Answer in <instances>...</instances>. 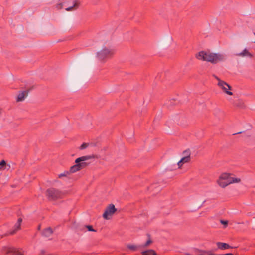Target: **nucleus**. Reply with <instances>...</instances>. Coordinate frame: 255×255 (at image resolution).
Listing matches in <instances>:
<instances>
[{"label": "nucleus", "mask_w": 255, "mask_h": 255, "mask_svg": "<svg viewBox=\"0 0 255 255\" xmlns=\"http://www.w3.org/2000/svg\"><path fill=\"white\" fill-rule=\"evenodd\" d=\"M196 58L200 60L211 62L212 64L224 61L226 59L225 54L220 53H211L201 51L198 53L196 56Z\"/></svg>", "instance_id": "f257e3e1"}, {"label": "nucleus", "mask_w": 255, "mask_h": 255, "mask_svg": "<svg viewBox=\"0 0 255 255\" xmlns=\"http://www.w3.org/2000/svg\"><path fill=\"white\" fill-rule=\"evenodd\" d=\"M94 157L95 156L93 155H92L83 156L77 158L75 161V163L76 164L70 167L69 170L70 173H73L76 172L88 166L89 163L85 161L89 159L94 158Z\"/></svg>", "instance_id": "f03ea898"}, {"label": "nucleus", "mask_w": 255, "mask_h": 255, "mask_svg": "<svg viewBox=\"0 0 255 255\" xmlns=\"http://www.w3.org/2000/svg\"><path fill=\"white\" fill-rule=\"evenodd\" d=\"M65 193L59 189L50 188L46 190V196L49 200L54 201L64 197Z\"/></svg>", "instance_id": "7ed1b4c3"}, {"label": "nucleus", "mask_w": 255, "mask_h": 255, "mask_svg": "<svg viewBox=\"0 0 255 255\" xmlns=\"http://www.w3.org/2000/svg\"><path fill=\"white\" fill-rule=\"evenodd\" d=\"M114 53V51L113 49L104 47L100 51L97 53V57L99 60L104 61L110 58Z\"/></svg>", "instance_id": "20e7f679"}, {"label": "nucleus", "mask_w": 255, "mask_h": 255, "mask_svg": "<svg viewBox=\"0 0 255 255\" xmlns=\"http://www.w3.org/2000/svg\"><path fill=\"white\" fill-rule=\"evenodd\" d=\"M117 211V209L113 204H110L106 209L105 211L103 214V217L105 219H110L111 217Z\"/></svg>", "instance_id": "39448f33"}, {"label": "nucleus", "mask_w": 255, "mask_h": 255, "mask_svg": "<svg viewBox=\"0 0 255 255\" xmlns=\"http://www.w3.org/2000/svg\"><path fill=\"white\" fill-rule=\"evenodd\" d=\"M221 178L227 181L228 185L235 183H239L241 179L239 178H235L231 176V174L224 173L221 174Z\"/></svg>", "instance_id": "423d86ee"}, {"label": "nucleus", "mask_w": 255, "mask_h": 255, "mask_svg": "<svg viewBox=\"0 0 255 255\" xmlns=\"http://www.w3.org/2000/svg\"><path fill=\"white\" fill-rule=\"evenodd\" d=\"M217 85L222 89V90L226 94L229 95H233V93L228 90H231L232 89L231 86H230L226 82L224 81H220L218 83Z\"/></svg>", "instance_id": "0eeeda50"}, {"label": "nucleus", "mask_w": 255, "mask_h": 255, "mask_svg": "<svg viewBox=\"0 0 255 255\" xmlns=\"http://www.w3.org/2000/svg\"><path fill=\"white\" fill-rule=\"evenodd\" d=\"M3 252L6 254H18L19 253V250L14 247H4L2 249Z\"/></svg>", "instance_id": "6e6552de"}, {"label": "nucleus", "mask_w": 255, "mask_h": 255, "mask_svg": "<svg viewBox=\"0 0 255 255\" xmlns=\"http://www.w3.org/2000/svg\"><path fill=\"white\" fill-rule=\"evenodd\" d=\"M184 154L185 155L184 157L181 158L180 162L182 163H187L190 160V153L189 150H186Z\"/></svg>", "instance_id": "1a4fd4ad"}, {"label": "nucleus", "mask_w": 255, "mask_h": 255, "mask_svg": "<svg viewBox=\"0 0 255 255\" xmlns=\"http://www.w3.org/2000/svg\"><path fill=\"white\" fill-rule=\"evenodd\" d=\"M28 92V91H26L20 92L18 94V95L17 97L16 101L17 102L23 101L24 100L25 98L27 95Z\"/></svg>", "instance_id": "9d476101"}, {"label": "nucleus", "mask_w": 255, "mask_h": 255, "mask_svg": "<svg viewBox=\"0 0 255 255\" xmlns=\"http://www.w3.org/2000/svg\"><path fill=\"white\" fill-rule=\"evenodd\" d=\"M236 55L240 57L247 56L250 58H252L253 56V54L249 52V51L246 49H245L243 51H242L240 53L236 54Z\"/></svg>", "instance_id": "9b49d317"}, {"label": "nucleus", "mask_w": 255, "mask_h": 255, "mask_svg": "<svg viewBox=\"0 0 255 255\" xmlns=\"http://www.w3.org/2000/svg\"><path fill=\"white\" fill-rule=\"evenodd\" d=\"M22 219L21 218H19L17 223L15 224L14 226V229L10 232V235H13L16 233V232L20 228L21 223L22 222Z\"/></svg>", "instance_id": "f8f14e48"}, {"label": "nucleus", "mask_w": 255, "mask_h": 255, "mask_svg": "<svg viewBox=\"0 0 255 255\" xmlns=\"http://www.w3.org/2000/svg\"><path fill=\"white\" fill-rule=\"evenodd\" d=\"M217 247L218 249L221 250H225L229 248H232V247L230 246L228 244L222 242H217L216 243Z\"/></svg>", "instance_id": "ddd939ff"}, {"label": "nucleus", "mask_w": 255, "mask_h": 255, "mask_svg": "<svg viewBox=\"0 0 255 255\" xmlns=\"http://www.w3.org/2000/svg\"><path fill=\"white\" fill-rule=\"evenodd\" d=\"M217 182L218 184L222 188H225L228 185L227 181L221 178V175L220 176Z\"/></svg>", "instance_id": "4468645a"}, {"label": "nucleus", "mask_w": 255, "mask_h": 255, "mask_svg": "<svg viewBox=\"0 0 255 255\" xmlns=\"http://www.w3.org/2000/svg\"><path fill=\"white\" fill-rule=\"evenodd\" d=\"M79 6V3L77 0H72V4L65 8L66 11H69L73 10L74 8L76 9Z\"/></svg>", "instance_id": "2eb2a0df"}, {"label": "nucleus", "mask_w": 255, "mask_h": 255, "mask_svg": "<svg viewBox=\"0 0 255 255\" xmlns=\"http://www.w3.org/2000/svg\"><path fill=\"white\" fill-rule=\"evenodd\" d=\"M53 233L52 228H47L42 232V235L46 237H50Z\"/></svg>", "instance_id": "dca6fc26"}, {"label": "nucleus", "mask_w": 255, "mask_h": 255, "mask_svg": "<svg viewBox=\"0 0 255 255\" xmlns=\"http://www.w3.org/2000/svg\"><path fill=\"white\" fill-rule=\"evenodd\" d=\"M127 248L132 251H136L138 249L141 248V245H135L132 244H128L127 246Z\"/></svg>", "instance_id": "f3484780"}, {"label": "nucleus", "mask_w": 255, "mask_h": 255, "mask_svg": "<svg viewBox=\"0 0 255 255\" xmlns=\"http://www.w3.org/2000/svg\"><path fill=\"white\" fill-rule=\"evenodd\" d=\"M142 255H158L153 250H148L141 252Z\"/></svg>", "instance_id": "a211bd4d"}, {"label": "nucleus", "mask_w": 255, "mask_h": 255, "mask_svg": "<svg viewBox=\"0 0 255 255\" xmlns=\"http://www.w3.org/2000/svg\"><path fill=\"white\" fill-rule=\"evenodd\" d=\"M234 105L240 108H243L244 107L243 102L239 99L237 100V101L234 103Z\"/></svg>", "instance_id": "6ab92c4d"}, {"label": "nucleus", "mask_w": 255, "mask_h": 255, "mask_svg": "<svg viewBox=\"0 0 255 255\" xmlns=\"http://www.w3.org/2000/svg\"><path fill=\"white\" fill-rule=\"evenodd\" d=\"M6 162L3 160L0 162V170L4 169L5 168Z\"/></svg>", "instance_id": "aec40b11"}, {"label": "nucleus", "mask_w": 255, "mask_h": 255, "mask_svg": "<svg viewBox=\"0 0 255 255\" xmlns=\"http://www.w3.org/2000/svg\"><path fill=\"white\" fill-rule=\"evenodd\" d=\"M152 243V241L150 238H149L148 240L146 242V243L143 245H141V247H146L148 246L150 244Z\"/></svg>", "instance_id": "412c9836"}, {"label": "nucleus", "mask_w": 255, "mask_h": 255, "mask_svg": "<svg viewBox=\"0 0 255 255\" xmlns=\"http://www.w3.org/2000/svg\"><path fill=\"white\" fill-rule=\"evenodd\" d=\"M69 173H70L69 171H65L63 173L59 174L58 175V177L59 178H62V177H66L68 174H69Z\"/></svg>", "instance_id": "4be33fe9"}, {"label": "nucleus", "mask_w": 255, "mask_h": 255, "mask_svg": "<svg viewBox=\"0 0 255 255\" xmlns=\"http://www.w3.org/2000/svg\"><path fill=\"white\" fill-rule=\"evenodd\" d=\"M88 146V144H87L86 143H83L79 147V149L80 150H83L85 148H86Z\"/></svg>", "instance_id": "5701e85b"}, {"label": "nucleus", "mask_w": 255, "mask_h": 255, "mask_svg": "<svg viewBox=\"0 0 255 255\" xmlns=\"http://www.w3.org/2000/svg\"><path fill=\"white\" fill-rule=\"evenodd\" d=\"M86 227L87 228L88 230L89 231H92V232H95L96 230H94L91 225H87L86 226Z\"/></svg>", "instance_id": "b1692460"}, {"label": "nucleus", "mask_w": 255, "mask_h": 255, "mask_svg": "<svg viewBox=\"0 0 255 255\" xmlns=\"http://www.w3.org/2000/svg\"><path fill=\"white\" fill-rule=\"evenodd\" d=\"M208 255H233V254L232 253H227L225 254L215 255L210 252V253L208 254Z\"/></svg>", "instance_id": "393cba45"}, {"label": "nucleus", "mask_w": 255, "mask_h": 255, "mask_svg": "<svg viewBox=\"0 0 255 255\" xmlns=\"http://www.w3.org/2000/svg\"><path fill=\"white\" fill-rule=\"evenodd\" d=\"M56 8L58 9H61L63 8V4L62 3H59L58 4H57L56 5Z\"/></svg>", "instance_id": "a878e982"}, {"label": "nucleus", "mask_w": 255, "mask_h": 255, "mask_svg": "<svg viewBox=\"0 0 255 255\" xmlns=\"http://www.w3.org/2000/svg\"><path fill=\"white\" fill-rule=\"evenodd\" d=\"M221 223L222 224H224V225L225 226H227V224H228V221H225V220H221Z\"/></svg>", "instance_id": "bb28decb"}, {"label": "nucleus", "mask_w": 255, "mask_h": 255, "mask_svg": "<svg viewBox=\"0 0 255 255\" xmlns=\"http://www.w3.org/2000/svg\"><path fill=\"white\" fill-rule=\"evenodd\" d=\"M182 162H180V160L177 162V165L178 166V168H179L182 165Z\"/></svg>", "instance_id": "cd10ccee"}, {"label": "nucleus", "mask_w": 255, "mask_h": 255, "mask_svg": "<svg viewBox=\"0 0 255 255\" xmlns=\"http://www.w3.org/2000/svg\"><path fill=\"white\" fill-rule=\"evenodd\" d=\"M214 77L218 81V82H219L220 81H222L219 77H218L216 75H214Z\"/></svg>", "instance_id": "c85d7f7f"}, {"label": "nucleus", "mask_w": 255, "mask_h": 255, "mask_svg": "<svg viewBox=\"0 0 255 255\" xmlns=\"http://www.w3.org/2000/svg\"><path fill=\"white\" fill-rule=\"evenodd\" d=\"M44 251H41V254L42 255H43V254H44Z\"/></svg>", "instance_id": "c756f323"}, {"label": "nucleus", "mask_w": 255, "mask_h": 255, "mask_svg": "<svg viewBox=\"0 0 255 255\" xmlns=\"http://www.w3.org/2000/svg\"><path fill=\"white\" fill-rule=\"evenodd\" d=\"M23 255L22 254H20V255Z\"/></svg>", "instance_id": "7c9ffc66"}]
</instances>
